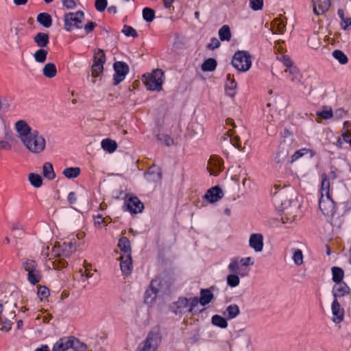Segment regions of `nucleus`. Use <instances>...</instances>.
Returning <instances> with one entry per match:
<instances>
[{
  "mask_svg": "<svg viewBox=\"0 0 351 351\" xmlns=\"http://www.w3.org/2000/svg\"><path fill=\"white\" fill-rule=\"evenodd\" d=\"M15 130L23 145L34 154L41 153L46 146L45 138L40 135L39 132L28 125L26 121L19 120L15 123Z\"/></svg>",
  "mask_w": 351,
  "mask_h": 351,
  "instance_id": "obj_1",
  "label": "nucleus"
},
{
  "mask_svg": "<svg viewBox=\"0 0 351 351\" xmlns=\"http://www.w3.org/2000/svg\"><path fill=\"white\" fill-rule=\"evenodd\" d=\"M271 194L272 195V202L278 210L291 207L299 208L297 203L293 201L291 192L287 188L280 189L278 186L275 185L274 189H271Z\"/></svg>",
  "mask_w": 351,
  "mask_h": 351,
  "instance_id": "obj_2",
  "label": "nucleus"
},
{
  "mask_svg": "<svg viewBox=\"0 0 351 351\" xmlns=\"http://www.w3.org/2000/svg\"><path fill=\"white\" fill-rule=\"evenodd\" d=\"M164 77L165 75L162 70L156 69L151 73L144 74L142 76V80L147 90L160 91L162 89Z\"/></svg>",
  "mask_w": 351,
  "mask_h": 351,
  "instance_id": "obj_3",
  "label": "nucleus"
},
{
  "mask_svg": "<svg viewBox=\"0 0 351 351\" xmlns=\"http://www.w3.org/2000/svg\"><path fill=\"white\" fill-rule=\"evenodd\" d=\"M198 304V298L193 297L186 298L180 297L178 300L170 305V310L176 315H183L186 313H191Z\"/></svg>",
  "mask_w": 351,
  "mask_h": 351,
  "instance_id": "obj_4",
  "label": "nucleus"
},
{
  "mask_svg": "<svg viewBox=\"0 0 351 351\" xmlns=\"http://www.w3.org/2000/svg\"><path fill=\"white\" fill-rule=\"evenodd\" d=\"M22 268L27 272V279L33 285L40 282L42 279L41 271L38 268L36 261L25 258L22 262Z\"/></svg>",
  "mask_w": 351,
  "mask_h": 351,
  "instance_id": "obj_5",
  "label": "nucleus"
},
{
  "mask_svg": "<svg viewBox=\"0 0 351 351\" xmlns=\"http://www.w3.org/2000/svg\"><path fill=\"white\" fill-rule=\"evenodd\" d=\"M232 66L239 71H247L252 65L251 56L246 51H237L232 59Z\"/></svg>",
  "mask_w": 351,
  "mask_h": 351,
  "instance_id": "obj_6",
  "label": "nucleus"
},
{
  "mask_svg": "<svg viewBox=\"0 0 351 351\" xmlns=\"http://www.w3.org/2000/svg\"><path fill=\"white\" fill-rule=\"evenodd\" d=\"M77 250L76 242L66 241H57L52 247V254L56 257H69Z\"/></svg>",
  "mask_w": 351,
  "mask_h": 351,
  "instance_id": "obj_7",
  "label": "nucleus"
},
{
  "mask_svg": "<svg viewBox=\"0 0 351 351\" xmlns=\"http://www.w3.org/2000/svg\"><path fill=\"white\" fill-rule=\"evenodd\" d=\"M84 14L82 11L69 12L64 16V26L67 32H71L74 28H80Z\"/></svg>",
  "mask_w": 351,
  "mask_h": 351,
  "instance_id": "obj_8",
  "label": "nucleus"
},
{
  "mask_svg": "<svg viewBox=\"0 0 351 351\" xmlns=\"http://www.w3.org/2000/svg\"><path fill=\"white\" fill-rule=\"evenodd\" d=\"M106 58L102 49H97L93 51V64L91 66V75L95 78L99 77L104 71V64Z\"/></svg>",
  "mask_w": 351,
  "mask_h": 351,
  "instance_id": "obj_9",
  "label": "nucleus"
},
{
  "mask_svg": "<svg viewBox=\"0 0 351 351\" xmlns=\"http://www.w3.org/2000/svg\"><path fill=\"white\" fill-rule=\"evenodd\" d=\"M160 339L158 332H149L145 340L139 345L137 351H156Z\"/></svg>",
  "mask_w": 351,
  "mask_h": 351,
  "instance_id": "obj_10",
  "label": "nucleus"
},
{
  "mask_svg": "<svg viewBox=\"0 0 351 351\" xmlns=\"http://www.w3.org/2000/svg\"><path fill=\"white\" fill-rule=\"evenodd\" d=\"M114 73L113 75V84L117 86L121 83L129 72L128 65L121 61L115 62L113 64Z\"/></svg>",
  "mask_w": 351,
  "mask_h": 351,
  "instance_id": "obj_11",
  "label": "nucleus"
},
{
  "mask_svg": "<svg viewBox=\"0 0 351 351\" xmlns=\"http://www.w3.org/2000/svg\"><path fill=\"white\" fill-rule=\"evenodd\" d=\"M319 207L326 216H332L335 213V202L330 195H321L319 201Z\"/></svg>",
  "mask_w": 351,
  "mask_h": 351,
  "instance_id": "obj_12",
  "label": "nucleus"
},
{
  "mask_svg": "<svg viewBox=\"0 0 351 351\" xmlns=\"http://www.w3.org/2000/svg\"><path fill=\"white\" fill-rule=\"evenodd\" d=\"M16 304H12L8 301L3 302L0 300V319H14L16 317L14 308Z\"/></svg>",
  "mask_w": 351,
  "mask_h": 351,
  "instance_id": "obj_13",
  "label": "nucleus"
},
{
  "mask_svg": "<svg viewBox=\"0 0 351 351\" xmlns=\"http://www.w3.org/2000/svg\"><path fill=\"white\" fill-rule=\"evenodd\" d=\"M249 245L255 252H261L263 249V236L260 233L252 234L249 239Z\"/></svg>",
  "mask_w": 351,
  "mask_h": 351,
  "instance_id": "obj_14",
  "label": "nucleus"
},
{
  "mask_svg": "<svg viewBox=\"0 0 351 351\" xmlns=\"http://www.w3.org/2000/svg\"><path fill=\"white\" fill-rule=\"evenodd\" d=\"M298 208H294V207H291L288 208H282L280 210L282 211L281 221L282 223L287 225H291L295 220L296 215L295 213L298 212Z\"/></svg>",
  "mask_w": 351,
  "mask_h": 351,
  "instance_id": "obj_15",
  "label": "nucleus"
},
{
  "mask_svg": "<svg viewBox=\"0 0 351 351\" xmlns=\"http://www.w3.org/2000/svg\"><path fill=\"white\" fill-rule=\"evenodd\" d=\"M223 196V193L221 189L215 186L207 191L204 195V198L210 203H214L221 199Z\"/></svg>",
  "mask_w": 351,
  "mask_h": 351,
  "instance_id": "obj_16",
  "label": "nucleus"
},
{
  "mask_svg": "<svg viewBox=\"0 0 351 351\" xmlns=\"http://www.w3.org/2000/svg\"><path fill=\"white\" fill-rule=\"evenodd\" d=\"M313 13L317 16L325 14L330 6V0H313Z\"/></svg>",
  "mask_w": 351,
  "mask_h": 351,
  "instance_id": "obj_17",
  "label": "nucleus"
},
{
  "mask_svg": "<svg viewBox=\"0 0 351 351\" xmlns=\"http://www.w3.org/2000/svg\"><path fill=\"white\" fill-rule=\"evenodd\" d=\"M71 336L64 337L57 341L52 348V351H66L72 347Z\"/></svg>",
  "mask_w": 351,
  "mask_h": 351,
  "instance_id": "obj_18",
  "label": "nucleus"
},
{
  "mask_svg": "<svg viewBox=\"0 0 351 351\" xmlns=\"http://www.w3.org/2000/svg\"><path fill=\"white\" fill-rule=\"evenodd\" d=\"M126 205L128 210L131 213L134 214L142 212L143 209L144 208L143 204L137 197L135 196L129 198Z\"/></svg>",
  "mask_w": 351,
  "mask_h": 351,
  "instance_id": "obj_19",
  "label": "nucleus"
},
{
  "mask_svg": "<svg viewBox=\"0 0 351 351\" xmlns=\"http://www.w3.org/2000/svg\"><path fill=\"white\" fill-rule=\"evenodd\" d=\"M167 279H169L167 275H165L164 276H158L151 281L150 287L153 290L156 289L158 291L160 289L167 288L169 285Z\"/></svg>",
  "mask_w": 351,
  "mask_h": 351,
  "instance_id": "obj_20",
  "label": "nucleus"
},
{
  "mask_svg": "<svg viewBox=\"0 0 351 351\" xmlns=\"http://www.w3.org/2000/svg\"><path fill=\"white\" fill-rule=\"evenodd\" d=\"M350 287L344 282L337 283V285H335L332 289V294L334 298L336 299H337V297H343L346 295H348L350 293Z\"/></svg>",
  "mask_w": 351,
  "mask_h": 351,
  "instance_id": "obj_21",
  "label": "nucleus"
},
{
  "mask_svg": "<svg viewBox=\"0 0 351 351\" xmlns=\"http://www.w3.org/2000/svg\"><path fill=\"white\" fill-rule=\"evenodd\" d=\"M120 267L123 274H130L132 269L131 255L121 256L119 257Z\"/></svg>",
  "mask_w": 351,
  "mask_h": 351,
  "instance_id": "obj_22",
  "label": "nucleus"
},
{
  "mask_svg": "<svg viewBox=\"0 0 351 351\" xmlns=\"http://www.w3.org/2000/svg\"><path fill=\"white\" fill-rule=\"evenodd\" d=\"M34 42L39 48H45L49 44V35L45 32H38L34 36Z\"/></svg>",
  "mask_w": 351,
  "mask_h": 351,
  "instance_id": "obj_23",
  "label": "nucleus"
},
{
  "mask_svg": "<svg viewBox=\"0 0 351 351\" xmlns=\"http://www.w3.org/2000/svg\"><path fill=\"white\" fill-rule=\"evenodd\" d=\"M332 312L335 317L333 319V322L335 323H340L343 319V310L341 308L340 304L337 299L334 298L332 304Z\"/></svg>",
  "mask_w": 351,
  "mask_h": 351,
  "instance_id": "obj_24",
  "label": "nucleus"
},
{
  "mask_svg": "<svg viewBox=\"0 0 351 351\" xmlns=\"http://www.w3.org/2000/svg\"><path fill=\"white\" fill-rule=\"evenodd\" d=\"M271 26L274 34H284L286 30V19H275L271 23Z\"/></svg>",
  "mask_w": 351,
  "mask_h": 351,
  "instance_id": "obj_25",
  "label": "nucleus"
},
{
  "mask_svg": "<svg viewBox=\"0 0 351 351\" xmlns=\"http://www.w3.org/2000/svg\"><path fill=\"white\" fill-rule=\"evenodd\" d=\"M213 299V294L209 289H202L200 291V297L198 298V303L202 306L208 304Z\"/></svg>",
  "mask_w": 351,
  "mask_h": 351,
  "instance_id": "obj_26",
  "label": "nucleus"
},
{
  "mask_svg": "<svg viewBox=\"0 0 351 351\" xmlns=\"http://www.w3.org/2000/svg\"><path fill=\"white\" fill-rule=\"evenodd\" d=\"M84 271L80 269L78 272L75 273L74 278L77 280L78 282H82V286L85 288L86 286V280L88 278V265L86 260L84 261Z\"/></svg>",
  "mask_w": 351,
  "mask_h": 351,
  "instance_id": "obj_27",
  "label": "nucleus"
},
{
  "mask_svg": "<svg viewBox=\"0 0 351 351\" xmlns=\"http://www.w3.org/2000/svg\"><path fill=\"white\" fill-rule=\"evenodd\" d=\"M240 314V309L237 304H233L227 306L223 315L228 319H233Z\"/></svg>",
  "mask_w": 351,
  "mask_h": 351,
  "instance_id": "obj_28",
  "label": "nucleus"
},
{
  "mask_svg": "<svg viewBox=\"0 0 351 351\" xmlns=\"http://www.w3.org/2000/svg\"><path fill=\"white\" fill-rule=\"evenodd\" d=\"M227 83L226 85V95L229 97H233L235 95V89L237 88V83L230 74L226 76Z\"/></svg>",
  "mask_w": 351,
  "mask_h": 351,
  "instance_id": "obj_29",
  "label": "nucleus"
},
{
  "mask_svg": "<svg viewBox=\"0 0 351 351\" xmlns=\"http://www.w3.org/2000/svg\"><path fill=\"white\" fill-rule=\"evenodd\" d=\"M36 20L40 25L45 28H49L52 25L51 16L47 12H41L38 14Z\"/></svg>",
  "mask_w": 351,
  "mask_h": 351,
  "instance_id": "obj_30",
  "label": "nucleus"
},
{
  "mask_svg": "<svg viewBox=\"0 0 351 351\" xmlns=\"http://www.w3.org/2000/svg\"><path fill=\"white\" fill-rule=\"evenodd\" d=\"M289 156V151L287 148L284 147H279L278 152L276 154L274 161L277 165H281L284 163Z\"/></svg>",
  "mask_w": 351,
  "mask_h": 351,
  "instance_id": "obj_31",
  "label": "nucleus"
},
{
  "mask_svg": "<svg viewBox=\"0 0 351 351\" xmlns=\"http://www.w3.org/2000/svg\"><path fill=\"white\" fill-rule=\"evenodd\" d=\"M118 246L121 251L123 253L122 256L131 255V246L130 240L125 237L119 239Z\"/></svg>",
  "mask_w": 351,
  "mask_h": 351,
  "instance_id": "obj_32",
  "label": "nucleus"
},
{
  "mask_svg": "<svg viewBox=\"0 0 351 351\" xmlns=\"http://www.w3.org/2000/svg\"><path fill=\"white\" fill-rule=\"evenodd\" d=\"M43 74L48 78H53L57 74L56 66L53 63L46 64L43 69Z\"/></svg>",
  "mask_w": 351,
  "mask_h": 351,
  "instance_id": "obj_33",
  "label": "nucleus"
},
{
  "mask_svg": "<svg viewBox=\"0 0 351 351\" xmlns=\"http://www.w3.org/2000/svg\"><path fill=\"white\" fill-rule=\"evenodd\" d=\"M43 176L49 180H53L56 178V173L51 162H46L44 163L43 167Z\"/></svg>",
  "mask_w": 351,
  "mask_h": 351,
  "instance_id": "obj_34",
  "label": "nucleus"
},
{
  "mask_svg": "<svg viewBox=\"0 0 351 351\" xmlns=\"http://www.w3.org/2000/svg\"><path fill=\"white\" fill-rule=\"evenodd\" d=\"M101 147L104 150L109 153H112L117 149V144L114 140L106 138L101 141Z\"/></svg>",
  "mask_w": 351,
  "mask_h": 351,
  "instance_id": "obj_35",
  "label": "nucleus"
},
{
  "mask_svg": "<svg viewBox=\"0 0 351 351\" xmlns=\"http://www.w3.org/2000/svg\"><path fill=\"white\" fill-rule=\"evenodd\" d=\"M227 318H225L219 315H215L211 318V323L213 325L219 327L221 328H226L228 327Z\"/></svg>",
  "mask_w": 351,
  "mask_h": 351,
  "instance_id": "obj_36",
  "label": "nucleus"
},
{
  "mask_svg": "<svg viewBox=\"0 0 351 351\" xmlns=\"http://www.w3.org/2000/svg\"><path fill=\"white\" fill-rule=\"evenodd\" d=\"M330 195V182L326 173L322 175L321 195Z\"/></svg>",
  "mask_w": 351,
  "mask_h": 351,
  "instance_id": "obj_37",
  "label": "nucleus"
},
{
  "mask_svg": "<svg viewBox=\"0 0 351 351\" xmlns=\"http://www.w3.org/2000/svg\"><path fill=\"white\" fill-rule=\"evenodd\" d=\"M343 130H345V132L341 134L342 139L349 143L351 147V122L345 121L343 123Z\"/></svg>",
  "mask_w": 351,
  "mask_h": 351,
  "instance_id": "obj_38",
  "label": "nucleus"
},
{
  "mask_svg": "<svg viewBox=\"0 0 351 351\" xmlns=\"http://www.w3.org/2000/svg\"><path fill=\"white\" fill-rule=\"evenodd\" d=\"M48 51L45 48H40L34 54V60L38 63H44L47 60Z\"/></svg>",
  "mask_w": 351,
  "mask_h": 351,
  "instance_id": "obj_39",
  "label": "nucleus"
},
{
  "mask_svg": "<svg viewBox=\"0 0 351 351\" xmlns=\"http://www.w3.org/2000/svg\"><path fill=\"white\" fill-rule=\"evenodd\" d=\"M81 172L80 167H68L64 169L62 174L69 179L77 178Z\"/></svg>",
  "mask_w": 351,
  "mask_h": 351,
  "instance_id": "obj_40",
  "label": "nucleus"
},
{
  "mask_svg": "<svg viewBox=\"0 0 351 351\" xmlns=\"http://www.w3.org/2000/svg\"><path fill=\"white\" fill-rule=\"evenodd\" d=\"M219 36L221 40L230 41L231 39V32L230 27L227 25H223L219 30Z\"/></svg>",
  "mask_w": 351,
  "mask_h": 351,
  "instance_id": "obj_41",
  "label": "nucleus"
},
{
  "mask_svg": "<svg viewBox=\"0 0 351 351\" xmlns=\"http://www.w3.org/2000/svg\"><path fill=\"white\" fill-rule=\"evenodd\" d=\"M217 65V62L214 58H208L202 64V70L203 71H214Z\"/></svg>",
  "mask_w": 351,
  "mask_h": 351,
  "instance_id": "obj_42",
  "label": "nucleus"
},
{
  "mask_svg": "<svg viewBox=\"0 0 351 351\" xmlns=\"http://www.w3.org/2000/svg\"><path fill=\"white\" fill-rule=\"evenodd\" d=\"M234 132V130H230L226 132V134H228V136L230 137V143L238 149L244 152L245 147H241V143L239 136H236L233 138H231V136L233 135Z\"/></svg>",
  "mask_w": 351,
  "mask_h": 351,
  "instance_id": "obj_43",
  "label": "nucleus"
},
{
  "mask_svg": "<svg viewBox=\"0 0 351 351\" xmlns=\"http://www.w3.org/2000/svg\"><path fill=\"white\" fill-rule=\"evenodd\" d=\"M28 180H29L30 184L36 188H39L43 184L42 177L37 173H29L28 176Z\"/></svg>",
  "mask_w": 351,
  "mask_h": 351,
  "instance_id": "obj_44",
  "label": "nucleus"
},
{
  "mask_svg": "<svg viewBox=\"0 0 351 351\" xmlns=\"http://www.w3.org/2000/svg\"><path fill=\"white\" fill-rule=\"evenodd\" d=\"M332 280L336 283L342 282L344 272L343 270L338 267H333L332 268Z\"/></svg>",
  "mask_w": 351,
  "mask_h": 351,
  "instance_id": "obj_45",
  "label": "nucleus"
},
{
  "mask_svg": "<svg viewBox=\"0 0 351 351\" xmlns=\"http://www.w3.org/2000/svg\"><path fill=\"white\" fill-rule=\"evenodd\" d=\"M332 56L336 59L341 64H346L348 62L347 56L339 49H335L332 52Z\"/></svg>",
  "mask_w": 351,
  "mask_h": 351,
  "instance_id": "obj_46",
  "label": "nucleus"
},
{
  "mask_svg": "<svg viewBox=\"0 0 351 351\" xmlns=\"http://www.w3.org/2000/svg\"><path fill=\"white\" fill-rule=\"evenodd\" d=\"M71 341H73L71 349L74 351H86V345L84 343H82L73 336H71Z\"/></svg>",
  "mask_w": 351,
  "mask_h": 351,
  "instance_id": "obj_47",
  "label": "nucleus"
},
{
  "mask_svg": "<svg viewBox=\"0 0 351 351\" xmlns=\"http://www.w3.org/2000/svg\"><path fill=\"white\" fill-rule=\"evenodd\" d=\"M143 18L147 22H152L155 18V11L150 8H145L143 10Z\"/></svg>",
  "mask_w": 351,
  "mask_h": 351,
  "instance_id": "obj_48",
  "label": "nucleus"
},
{
  "mask_svg": "<svg viewBox=\"0 0 351 351\" xmlns=\"http://www.w3.org/2000/svg\"><path fill=\"white\" fill-rule=\"evenodd\" d=\"M240 279L237 274H231L227 276V284L231 287H235L239 285Z\"/></svg>",
  "mask_w": 351,
  "mask_h": 351,
  "instance_id": "obj_49",
  "label": "nucleus"
},
{
  "mask_svg": "<svg viewBox=\"0 0 351 351\" xmlns=\"http://www.w3.org/2000/svg\"><path fill=\"white\" fill-rule=\"evenodd\" d=\"M38 291H37V295L40 298V300H43L44 299H46L49 295V289L45 286H41L38 285Z\"/></svg>",
  "mask_w": 351,
  "mask_h": 351,
  "instance_id": "obj_50",
  "label": "nucleus"
},
{
  "mask_svg": "<svg viewBox=\"0 0 351 351\" xmlns=\"http://www.w3.org/2000/svg\"><path fill=\"white\" fill-rule=\"evenodd\" d=\"M285 72H289L290 73V75H292L291 81L293 82L295 80H298V81L300 80V71L297 67L291 66V67L287 68L285 70Z\"/></svg>",
  "mask_w": 351,
  "mask_h": 351,
  "instance_id": "obj_51",
  "label": "nucleus"
},
{
  "mask_svg": "<svg viewBox=\"0 0 351 351\" xmlns=\"http://www.w3.org/2000/svg\"><path fill=\"white\" fill-rule=\"evenodd\" d=\"M323 108L324 109L322 111L317 112V116L320 117L326 120L329 119L333 117V112L331 108L328 109L326 106H324Z\"/></svg>",
  "mask_w": 351,
  "mask_h": 351,
  "instance_id": "obj_52",
  "label": "nucleus"
},
{
  "mask_svg": "<svg viewBox=\"0 0 351 351\" xmlns=\"http://www.w3.org/2000/svg\"><path fill=\"white\" fill-rule=\"evenodd\" d=\"M122 32L126 36H132L133 38H137L138 36V34L135 29H134L132 27L125 25L123 26V28L122 29Z\"/></svg>",
  "mask_w": 351,
  "mask_h": 351,
  "instance_id": "obj_53",
  "label": "nucleus"
},
{
  "mask_svg": "<svg viewBox=\"0 0 351 351\" xmlns=\"http://www.w3.org/2000/svg\"><path fill=\"white\" fill-rule=\"evenodd\" d=\"M239 264V261L238 258H232L228 267L229 271L232 272V274H237L240 269Z\"/></svg>",
  "mask_w": 351,
  "mask_h": 351,
  "instance_id": "obj_54",
  "label": "nucleus"
},
{
  "mask_svg": "<svg viewBox=\"0 0 351 351\" xmlns=\"http://www.w3.org/2000/svg\"><path fill=\"white\" fill-rule=\"evenodd\" d=\"M293 259L295 265H301L303 263V254L300 249L295 250L293 256Z\"/></svg>",
  "mask_w": 351,
  "mask_h": 351,
  "instance_id": "obj_55",
  "label": "nucleus"
},
{
  "mask_svg": "<svg viewBox=\"0 0 351 351\" xmlns=\"http://www.w3.org/2000/svg\"><path fill=\"white\" fill-rule=\"evenodd\" d=\"M158 291L154 289V290L149 287V289L146 290L145 293V300L149 302L148 300L150 298V302L156 298Z\"/></svg>",
  "mask_w": 351,
  "mask_h": 351,
  "instance_id": "obj_56",
  "label": "nucleus"
},
{
  "mask_svg": "<svg viewBox=\"0 0 351 351\" xmlns=\"http://www.w3.org/2000/svg\"><path fill=\"white\" fill-rule=\"evenodd\" d=\"M308 152H311V150L309 149H306V148H304V149H301L298 151H296L291 156V162H293V161L298 160V158H300V157H302V156L308 154Z\"/></svg>",
  "mask_w": 351,
  "mask_h": 351,
  "instance_id": "obj_57",
  "label": "nucleus"
},
{
  "mask_svg": "<svg viewBox=\"0 0 351 351\" xmlns=\"http://www.w3.org/2000/svg\"><path fill=\"white\" fill-rule=\"evenodd\" d=\"M263 0H250V7L254 11L263 9Z\"/></svg>",
  "mask_w": 351,
  "mask_h": 351,
  "instance_id": "obj_58",
  "label": "nucleus"
},
{
  "mask_svg": "<svg viewBox=\"0 0 351 351\" xmlns=\"http://www.w3.org/2000/svg\"><path fill=\"white\" fill-rule=\"evenodd\" d=\"M107 6V0H95V7L99 12H103Z\"/></svg>",
  "mask_w": 351,
  "mask_h": 351,
  "instance_id": "obj_59",
  "label": "nucleus"
},
{
  "mask_svg": "<svg viewBox=\"0 0 351 351\" xmlns=\"http://www.w3.org/2000/svg\"><path fill=\"white\" fill-rule=\"evenodd\" d=\"M11 319L3 318L0 319V322L2 324V330L8 332L12 328Z\"/></svg>",
  "mask_w": 351,
  "mask_h": 351,
  "instance_id": "obj_60",
  "label": "nucleus"
},
{
  "mask_svg": "<svg viewBox=\"0 0 351 351\" xmlns=\"http://www.w3.org/2000/svg\"><path fill=\"white\" fill-rule=\"evenodd\" d=\"M220 46V42L216 38H212L210 43L207 45L206 47L209 49H215Z\"/></svg>",
  "mask_w": 351,
  "mask_h": 351,
  "instance_id": "obj_61",
  "label": "nucleus"
},
{
  "mask_svg": "<svg viewBox=\"0 0 351 351\" xmlns=\"http://www.w3.org/2000/svg\"><path fill=\"white\" fill-rule=\"evenodd\" d=\"M239 263L241 264L242 266L247 267L250 265H253L254 263V259L252 257H246V258H242Z\"/></svg>",
  "mask_w": 351,
  "mask_h": 351,
  "instance_id": "obj_62",
  "label": "nucleus"
},
{
  "mask_svg": "<svg viewBox=\"0 0 351 351\" xmlns=\"http://www.w3.org/2000/svg\"><path fill=\"white\" fill-rule=\"evenodd\" d=\"M94 223L95 226L100 228L101 227V225L105 223V219L101 215H98L97 216L94 217Z\"/></svg>",
  "mask_w": 351,
  "mask_h": 351,
  "instance_id": "obj_63",
  "label": "nucleus"
},
{
  "mask_svg": "<svg viewBox=\"0 0 351 351\" xmlns=\"http://www.w3.org/2000/svg\"><path fill=\"white\" fill-rule=\"evenodd\" d=\"M333 114L335 119H339L343 118L346 114V111H345L343 108H339L335 111Z\"/></svg>",
  "mask_w": 351,
  "mask_h": 351,
  "instance_id": "obj_64",
  "label": "nucleus"
}]
</instances>
